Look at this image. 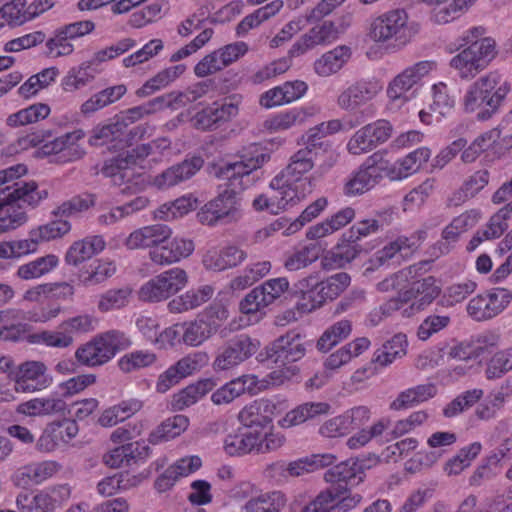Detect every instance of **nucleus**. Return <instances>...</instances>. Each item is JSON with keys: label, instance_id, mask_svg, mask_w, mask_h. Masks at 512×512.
Returning <instances> with one entry per match:
<instances>
[{"label": "nucleus", "instance_id": "nucleus-47", "mask_svg": "<svg viewBox=\"0 0 512 512\" xmlns=\"http://www.w3.org/2000/svg\"><path fill=\"white\" fill-rule=\"evenodd\" d=\"M482 444L473 442L461 448L456 455L450 458L444 465L443 470L448 476L458 475L468 468L472 461L480 454Z\"/></svg>", "mask_w": 512, "mask_h": 512}, {"label": "nucleus", "instance_id": "nucleus-34", "mask_svg": "<svg viewBox=\"0 0 512 512\" xmlns=\"http://www.w3.org/2000/svg\"><path fill=\"white\" fill-rule=\"evenodd\" d=\"M381 177L379 167L373 164L362 166L345 183L344 193L348 196L361 195L372 189Z\"/></svg>", "mask_w": 512, "mask_h": 512}, {"label": "nucleus", "instance_id": "nucleus-36", "mask_svg": "<svg viewBox=\"0 0 512 512\" xmlns=\"http://www.w3.org/2000/svg\"><path fill=\"white\" fill-rule=\"evenodd\" d=\"M490 173L487 170H478L470 175L449 198L450 205L459 206L475 197L489 183Z\"/></svg>", "mask_w": 512, "mask_h": 512}, {"label": "nucleus", "instance_id": "nucleus-49", "mask_svg": "<svg viewBox=\"0 0 512 512\" xmlns=\"http://www.w3.org/2000/svg\"><path fill=\"white\" fill-rule=\"evenodd\" d=\"M286 504V497L280 491L262 494L250 499L244 506L245 512H281Z\"/></svg>", "mask_w": 512, "mask_h": 512}, {"label": "nucleus", "instance_id": "nucleus-22", "mask_svg": "<svg viewBox=\"0 0 512 512\" xmlns=\"http://www.w3.org/2000/svg\"><path fill=\"white\" fill-rule=\"evenodd\" d=\"M218 322L208 313L198 316L194 321L181 324V340L189 346H199L217 332Z\"/></svg>", "mask_w": 512, "mask_h": 512}, {"label": "nucleus", "instance_id": "nucleus-60", "mask_svg": "<svg viewBox=\"0 0 512 512\" xmlns=\"http://www.w3.org/2000/svg\"><path fill=\"white\" fill-rule=\"evenodd\" d=\"M130 295L131 289L128 287L110 289L100 296L98 309L102 312L120 309L128 304Z\"/></svg>", "mask_w": 512, "mask_h": 512}, {"label": "nucleus", "instance_id": "nucleus-12", "mask_svg": "<svg viewBox=\"0 0 512 512\" xmlns=\"http://www.w3.org/2000/svg\"><path fill=\"white\" fill-rule=\"evenodd\" d=\"M393 127L385 119H379L357 130L347 144L348 151L353 155H361L372 151L385 143L392 135Z\"/></svg>", "mask_w": 512, "mask_h": 512}, {"label": "nucleus", "instance_id": "nucleus-42", "mask_svg": "<svg viewBox=\"0 0 512 512\" xmlns=\"http://www.w3.org/2000/svg\"><path fill=\"white\" fill-rule=\"evenodd\" d=\"M59 264V259L54 254H48L32 260L18 267L16 275L22 280L38 279L52 270Z\"/></svg>", "mask_w": 512, "mask_h": 512}, {"label": "nucleus", "instance_id": "nucleus-4", "mask_svg": "<svg viewBox=\"0 0 512 512\" xmlns=\"http://www.w3.org/2000/svg\"><path fill=\"white\" fill-rule=\"evenodd\" d=\"M351 282L346 272H339L326 280L318 281L315 276H309L298 282L301 298L297 308L301 312H311L320 308L327 300L338 297Z\"/></svg>", "mask_w": 512, "mask_h": 512}, {"label": "nucleus", "instance_id": "nucleus-1", "mask_svg": "<svg viewBox=\"0 0 512 512\" xmlns=\"http://www.w3.org/2000/svg\"><path fill=\"white\" fill-rule=\"evenodd\" d=\"M271 159L270 152L259 144L251 145L240 161L228 162L216 170V177L225 180L219 185L218 195L207 202L197 213L200 223L215 226L236 222L241 217V192L244 178L261 168Z\"/></svg>", "mask_w": 512, "mask_h": 512}, {"label": "nucleus", "instance_id": "nucleus-14", "mask_svg": "<svg viewBox=\"0 0 512 512\" xmlns=\"http://www.w3.org/2000/svg\"><path fill=\"white\" fill-rule=\"evenodd\" d=\"M436 66L434 61H420L398 74L388 85L391 105L400 107L407 100L406 93Z\"/></svg>", "mask_w": 512, "mask_h": 512}, {"label": "nucleus", "instance_id": "nucleus-20", "mask_svg": "<svg viewBox=\"0 0 512 512\" xmlns=\"http://www.w3.org/2000/svg\"><path fill=\"white\" fill-rule=\"evenodd\" d=\"M203 164L204 160L201 156L186 158L181 163L171 166L156 176L154 183L160 189L173 187L194 176Z\"/></svg>", "mask_w": 512, "mask_h": 512}, {"label": "nucleus", "instance_id": "nucleus-62", "mask_svg": "<svg viewBox=\"0 0 512 512\" xmlns=\"http://www.w3.org/2000/svg\"><path fill=\"white\" fill-rule=\"evenodd\" d=\"M510 370H512V348L494 354L487 364L485 374L487 379L491 380L500 378Z\"/></svg>", "mask_w": 512, "mask_h": 512}, {"label": "nucleus", "instance_id": "nucleus-52", "mask_svg": "<svg viewBox=\"0 0 512 512\" xmlns=\"http://www.w3.org/2000/svg\"><path fill=\"white\" fill-rule=\"evenodd\" d=\"M352 331L351 321L342 319L327 328L317 341L319 351L327 352L342 340L346 339Z\"/></svg>", "mask_w": 512, "mask_h": 512}, {"label": "nucleus", "instance_id": "nucleus-41", "mask_svg": "<svg viewBox=\"0 0 512 512\" xmlns=\"http://www.w3.org/2000/svg\"><path fill=\"white\" fill-rule=\"evenodd\" d=\"M189 424V420L184 415H175L163 421L156 429H154L148 438L149 443L156 445L161 442L169 441L182 432H184Z\"/></svg>", "mask_w": 512, "mask_h": 512}, {"label": "nucleus", "instance_id": "nucleus-43", "mask_svg": "<svg viewBox=\"0 0 512 512\" xmlns=\"http://www.w3.org/2000/svg\"><path fill=\"white\" fill-rule=\"evenodd\" d=\"M187 67L185 64H177L158 72L154 77L145 82V84L138 89L137 95L141 97L149 96L150 94L158 91L180 77Z\"/></svg>", "mask_w": 512, "mask_h": 512}, {"label": "nucleus", "instance_id": "nucleus-40", "mask_svg": "<svg viewBox=\"0 0 512 512\" xmlns=\"http://www.w3.org/2000/svg\"><path fill=\"white\" fill-rule=\"evenodd\" d=\"M351 51L347 46H338L326 52L315 61V72L322 77L330 76L338 72L350 58Z\"/></svg>", "mask_w": 512, "mask_h": 512}, {"label": "nucleus", "instance_id": "nucleus-24", "mask_svg": "<svg viewBox=\"0 0 512 512\" xmlns=\"http://www.w3.org/2000/svg\"><path fill=\"white\" fill-rule=\"evenodd\" d=\"M260 430L239 428L235 433L228 434L224 439V450L230 456H243L250 453L258 454Z\"/></svg>", "mask_w": 512, "mask_h": 512}, {"label": "nucleus", "instance_id": "nucleus-57", "mask_svg": "<svg viewBox=\"0 0 512 512\" xmlns=\"http://www.w3.org/2000/svg\"><path fill=\"white\" fill-rule=\"evenodd\" d=\"M129 168L130 166L125 159L124 154H119L104 162L101 168V173L105 177L112 178L114 184L121 185L128 181L131 176Z\"/></svg>", "mask_w": 512, "mask_h": 512}, {"label": "nucleus", "instance_id": "nucleus-25", "mask_svg": "<svg viewBox=\"0 0 512 512\" xmlns=\"http://www.w3.org/2000/svg\"><path fill=\"white\" fill-rule=\"evenodd\" d=\"M275 405L268 399H258L246 405L238 415L242 428L263 430L272 421Z\"/></svg>", "mask_w": 512, "mask_h": 512}, {"label": "nucleus", "instance_id": "nucleus-30", "mask_svg": "<svg viewBox=\"0 0 512 512\" xmlns=\"http://www.w3.org/2000/svg\"><path fill=\"white\" fill-rule=\"evenodd\" d=\"M105 245V240L100 235L88 236L75 241L65 254V262L68 265L78 266L102 252Z\"/></svg>", "mask_w": 512, "mask_h": 512}, {"label": "nucleus", "instance_id": "nucleus-10", "mask_svg": "<svg viewBox=\"0 0 512 512\" xmlns=\"http://www.w3.org/2000/svg\"><path fill=\"white\" fill-rule=\"evenodd\" d=\"M249 51V46L244 41H236L226 44L207 54L194 67V73L198 77H206L215 74L244 57Z\"/></svg>", "mask_w": 512, "mask_h": 512}, {"label": "nucleus", "instance_id": "nucleus-53", "mask_svg": "<svg viewBox=\"0 0 512 512\" xmlns=\"http://www.w3.org/2000/svg\"><path fill=\"white\" fill-rule=\"evenodd\" d=\"M283 7V1L274 0L267 5L255 10L250 15H247L236 27V32H248L251 29H256L259 25L274 16Z\"/></svg>", "mask_w": 512, "mask_h": 512}, {"label": "nucleus", "instance_id": "nucleus-6", "mask_svg": "<svg viewBox=\"0 0 512 512\" xmlns=\"http://www.w3.org/2000/svg\"><path fill=\"white\" fill-rule=\"evenodd\" d=\"M308 346H310L309 341L301 333L291 330L267 345L258 354L257 360L259 362L271 361L277 366H286L302 359Z\"/></svg>", "mask_w": 512, "mask_h": 512}, {"label": "nucleus", "instance_id": "nucleus-46", "mask_svg": "<svg viewBox=\"0 0 512 512\" xmlns=\"http://www.w3.org/2000/svg\"><path fill=\"white\" fill-rule=\"evenodd\" d=\"M336 461L333 454H313L304 458H300L287 465L286 471L291 476H301L304 473L313 472L332 465Z\"/></svg>", "mask_w": 512, "mask_h": 512}, {"label": "nucleus", "instance_id": "nucleus-56", "mask_svg": "<svg viewBox=\"0 0 512 512\" xmlns=\"http://www.w3.org/2000/svg\"><path fill=\"white\" fill-rule=\"evenodd\" d=\"M320 256V247L317 244H310L302 247L288 256L284 266L289 271H297L315 262Z\"/></svg>", "mask_w": 512, "mask_h": 512}, {"label": "nucleus", "instance_id": "nucleus-51", "mask_svg": "<svg viewBox=\"0 0 512 512\" xmlns=\"http://www.w3.org/2000/svg\"><path fill=\"white\" fill-rule=\"evenodd\" d=\"M500 136L501 131L498 128L482 133L462 151L461 160L464 163L474 162L484 151L491 148L499 140Z\"/></svg>", "mask_w": 512, "mask_h": 512}, {"label": "nucleus", "instance_id": "nucleus-21", "mask_svg": "<svg viewBox=\"0 0 512 512\" xmlns=\"http://www.w3.org/2000/svg\"><path fill=\"white\" fill-rule=\"evenodd\" d=\"M172 235V230L166 224H153L139 228L127 237L125 245L128 249H145L156 247Z\"/></svg>", "mask_w": 512, "mask_h": 512}, {"label": "nucleus", "instance_id": "nucleus-48", "mask_svg": "<svg viewBox=\"0 0 512 512\" xmlns=\"http://www.w3.org/2000/svg\"><path fill=\"white\" fill-rule=\"evenodd\" d=\"M50 107L44 103H36L9 115L6 124L10 127L24 126L47 118Z\"/></svg>", "mask_w": 512, "mask_h": 512}, {"label": "nucleus", "instance_id": "nucleus-59", "mask_svg": "<svg viewBox=\"0 0 512 512\" xmlns=\"http://www.w3.org/2000/svg\"><path fill=\"white\" fill-rule=\"evenodd\" d=\"M62 218L57 217L55 220L33 229L34 235L40 243L60 238L71 230L70 222Z\"/></svg>", "mask_w": 512, "mask_h": 512}, {"label": "nucleus", "instance_id": "nucleus-55", "mask_svg": "<svg viewBox=\"0 0 512 512\" xmlns=\"http://www.w3.org/2000/svg\"><path fill=\"white\" fill-rule=\"evenodd\" d=\"M430 155V149L421 147L409 153L404 158L399 159L395 163L398 165L399 178H406L407 176L417 172L421 166L428 161Z\"/></svg>", "mask_w": 512, "mask_h": 512}, {"label": "nucleus", "instance_id": "nucleus-13", "mask_svg": "<svg viewBox=\"0 0 512 512\" xmlns=\"http://www.w3.org/2000/svg\"><path fill=\"white\" fill-rule=\"evenodd\" d=\"M239 103L240 100L237 96L213 102L192 117V124L198 130H214L220 123L230 121L238 115Z\"/></svg>", "mask_w": 512, "mask_h": 512}, {"label": "nucleus", "instance_id": "nucleus-2", "mask_svg": "<svg viewBox=\"0 0 512 512\" xmlns=\"http://www.w3.org/2000/svg\"><path fill=\"white\" fill-rule=\"evenodd\" d=\"M26 173L23 164L0 170V234L24 225L26 209H35L48 197V191L34 181H15Z\"/></svg>", "mask_w": 512, "mask_h": 512}, {"label": "nucleus", "instance_id": "nucleus-5", "mask_svg": "<svg viewBox=\"0 0 512 512\" xmlns=\"http://www.w3.org/2000/svg\"><path fill=\"white\" fill-rule=\"evenodd\" d=\"M496 42L485 37L472 42L450 60V66L457 71L463 80L473 79L488 67L496 57Z\"/></svg>", "mask_w": 512, "mask_h": 512}, {"label": "nucleus", "instance_id": "nucleus-35", "mask_svg": "<svg viewBox=\"0 0 512 512\" xmlns=\"http://www.w3.org/2000/svg\"><path fill=\"white\" fill-rule=\"evenodd\" d=\"M355 210L352 207H345L325 221L311 226L306 236L309 239H318L332 234L339 229L345 227L355 218Z\"/></svg>", "mask_w": 512, "mask_h": 512}, {"label": "nucleus", "instance_id": "nucleus-3", "mask_svg": "<svg viewBox=\"0 0 512 512\" xmlns=\"http://www.w3.org/2000/svg\"><path fill=\"white\" fill-rule=\"evenodd\" d=\"M510 91V83L502 74L490 71L467 88L463 97L464 111L475 113L478 121H489L501 112Z\"/></svg>", "mask_w": 512, "mask_h": 512}, {"label": "nucleus", "instance_id": "nucleus-64", "mask_svg": "<svg viewBox=\"0 0 512 512\" xmlns=\"http://www.w3.org/2000/svg\"><path fill=\"white\" fill-rule=\"evenodd\" d=\"M94 78L93 69L90 65H81L79 68L71 69L62 80L63 89L72 92L87 85Z\"/></svg>", "mask_w": 512, "mask_h": 512}, {"label": "nucleus", "instance_id": "nucleus-31", "mask_svg": "<svg viewBox=\"0 0 512 512\" xmlns=\"http://www.w3.org/2000/svg\"><path fill=\"white\" fill-rule=\"evenodd\" d=\"M247 254L237 246H227L221 250H209L203 257V265L208 270L223 271L242 263Z\"/></svg>", "mask_w": 512, "mask_h": 512}, {"label": "nucleus", "instance_id": "nucleus-9", "mask_svg": "<svg viewBox=\"0 0 512 512\" xmlns=\"http://www.w3.org/2000/svg\"><path fill=\"white\" fill-rule=\"evenodd\" d=\"M363 497L348 492L346 487H328L321 491L301 512H349L356 508Z\"/></svg>", "mask_w": 512, "mask_h": 512}, {"label": "nucleus", "instance_id": "nucleus-8", "mask_svg": "<svg viewBox=\"0 0 512 512\" xmlns=\"http://www.w3.org/2000/svg\"><path fill=\"white\" fill-rule=\"evenodd\" d=\"M260 342L247 334H238L229 339L217 352L213 362L215 371L232 369L252 357Z\"/></svg>", "mask_w": 512, "mask_h": 512}, {"label": "nucleus", "instance_id": "nucleus-63", "mask_svg": "<svg viewBox=\"0 0 512 512\" xmlns=\"http://www.w3.org/2000/svg\"><path fill=\"white\" fill-rule=\"evenodd\" d=\"M25 22H27V18L24 11V3L12 1L0 8V29L5 25L14 28Z\"/></svg>", "mask_w": 512, "mask_h": 512}, {"label": "nucleus", "instance_id": "nucleus-32", "mask_svg": "<svg viewBox=\"0 0 512 512\" xmlns=\"http://www.w3.org/2000/svg\"><path fill=\"white\" fill-rule=\"evenodd\" d=\"M330 409L331 405L327 402H306L287 412L279 423L283 428H290L328 415Z\"/></svg>", "mask_w": 512, "mask_h": 512}, {"label": "nucleus", "instance_id": "nucleus-39", "mask_svg": "<svg viewBox=\"0 0 512 512\" xmlns=\"http://www.w3.org/2000/svg\"><path fill=\"white\" fill-rule=\"evenodd\" d=\"M392 214L389 211L377 212L375 217L359 220L347 231V237L360 241L362 238L378 233L384 226L389 225Z\"/></svg>", "mask_w": 512, "mask_h": 512}, {"label": "nucleus", "instance_id": "nucleus-44", "mask_svg": "<svg viewBox=\"0 0 512 512\" xmlns=\"http://www.w3.org/2000/svg\"><path fill=\"white\" fill-rule=\"evenodd\" d=\"M408 28V14L404 9L387 11L376 17L370 25V32H399Z\"/></svg>", "mask_w": 512, "mask_h": 512}, {"label": "nucleus", "instance_id": "nucleus-23", "mask_svg": "<svg viewBox=\"0 0 512 512\" xmlns=\"http://www.w3.org/2000/svg\"><path fill=\"white\" fill-rule=\"evenodd\" d=\"M366 56L377 60L384 54L402 49L411 41L408 34H366Z\"/></svg>", "mask_w": 512, "mask_h": 512}, {"label": "nucleus", "instance_id": "nucleus-58", "mask_svg": "<svg viewBox=\"0 0 512 512\" xmlns=\"http://www.w3.org/2000/svg\"><path fill=\"white\" fill-rule=\"evenodd\" d=\"M116 272L112 262L98 261L91 271H80L78 280L84 286H93L106 281Z\"/></svg>", "mask_w": 512, "mask_h": 512}, {"label": "nucleus", "instance_id": "nucleus-37", "mask_svg": "<svg viewBox=\"0 0 512 512\" xmlns=\"http://www.w3.org/2000/svg\"><path fill=\"white\" fill-rule=\"evenodd\" d=\"M66 403L60 398H34L20 403L16 411L26 416H48L63 413Z\"/></svg>", "mask_w": 512, "mask_h": 512}, {"label": "nucleus", "instance_id": "nucleus-38", "mask_svg": "<svg viewBox=\"0 0 512 512\" xmlns=\"http://www.w3.org/2000/svg\"><path fill=\"white\" fill-rule=\"evenodd\" d=\"M370 346V340L366 337H360L344 345L333 352L324 362L327 369L335 370L351 361L367 350Z\"/></svg>", "mask_w": 512, "mask_h": 512}, {"label": "nucleus", "instance_id": "nucleus-27", "mask_svg": "<svg viewBox=\"0 0 512 512\" xmlns=\"http://www.w3.org/2000/svg\"><path fill=\"white\" fill-rule=\"evenodd\" d=\"M257 384L255 375H242L217 389L212 394L211 401L216 405L229 404L244 393L255 394Z\"/></svg>", "mask_w": 512, "mask_h": 512}, {"label": "nucleus", "instance_id": "nucleus-54", "mask_svg": "<svg viewBox=\"0 0 512 512\" xmlns=\"http://www.w3.org/2000/svg\"><path fill=\"white\" fill-rule=\"evenodd\" d=\"M271 267L272 266L269 261H259L248 265L241 275L232 280V289L242 290L253 285L255 282L266 276L270 272Z\"/></svg>", "mask_w": 512, "mask_h": 512}, {"label": "nucleus", "instance_id": "nucleus-7", "mask_svg": "<svg viewBox=\"0 0 512 512\" xmlns=\"http://www.w3.org/2000/svg\"><path fill=\"white\" fill-rule=\"evenodd\" d=\"M71 497L68 484L55 485L35 494L21 492L16 496L15 504L20 512H54Z\"/></svg>", "mask_w": 512, "mask_h": 512}, {"label": "nucleus", "instance_id": "nucleus-18", "mask_svg": "<svg viewBox=\"0 0 512 512\" xmlns=\"http://www.w3.org/2000/svg\"><path fill=\"white\" fill-rule=\"evenodd\" d=\"M364 477L363 463L352 458L334 465L324 474L325 481L332 484L330 487L345 486L348 492H351L349 487L360 484Z\"/></svg>", "mask_w": 512, "mask_h": 512}, {"label": "nucleus", "instance_id": "nucleus-29", "mask_svg": "<svg viewBox=\"0 0 512 512\" xmlns=\"http://www.w3.org/2000/svg\"><path fill=\"white\" fill-rule=\"evenodd\" d=\"M28 320L26 313L21 309L9 308L0 311V341L18 342L27 332Z\"/></svg>", "mask_w": 512, "mask_h": 512}, {"label": "nucleus", "instance_id": "nucleus-45", "mask_svg": "<svg viewBox=\"0 0 512 512\" xmlns=\"http://www.w3.org/2000/svg\"><path fill=\"white\" fill-rule=\"evenodd\" d=\"M312 113L307 109L293 108L286 112L278 113L265 121V127L271 131H284L294 126L304 124Z\"/></svg>", "mask_w": 512, "mask_h": 512}, {"label": "nucleus", "instance_id": "nucleus-33", "mask_svg": "<svg viewBox=\"0 0 512 512\" xmlns=\"http://www.w3.org/2000/svg\"><path fill=\"white\" fill-rule=\"evenodd\" d=\"M75 358L81 365L88 367L101 366L112 359L101 335L78 347Z\"/></svg>", "mask_w": 512, "mask_h": 512}, {"label": "nucleus", "instance_id": "nucleus-15", "mask_svg": "<svg viewBox=\"0 0 512 512\" xmlns=\"http://www.w3.org/2000/svg\"><path fill=\"white\" fill-rule=\"evenodd\" d=\"M512 292L495 288L486 295H477L467 305V313L476 321L491 319L500 314L511 302Z\"/></svg>", "mask_w": 512, "mask_h": 512}, {"label": "nucleus", "instance_id": "nucleus-61", "mask_svg": "<svg viewBox=\"0 0 512 512\" xmlns=\"http://www.w3.org/2000/svg\"><path fill=\"white\" fill-rule=\"evenodd\" d=\"M67 444L58 422H52L46 426L39 437L36 448L40 452L54 451L59 445Z\"/></svg>", "mask_w": 512, "mask_h": 512}, {"label": "nucleus", "instance_id": "nucleus-17", "mask_svg": "<svg viewBox=\"0 0 512 512\" xmlns=\"http://www.w3.org/2000/svg\"><path fill=\"white\" fill-rule=\"evenodd\" d=\"M52 383L47 366L41 361H26L19 366L15 381L17 392L40 391Z\"/></svg>", "mask_w": 512, "mask_h": 512}, {"label": "nucleus", "instance_id": "nucleus-50", "mask_svg": "<svg viewBox=\"0 0 512 512\" xmlns=\"http://www.w3.org/2000/svg\"><path fill=\"white\" fill-rule=\"evenodd\" d=\"M157 359V355L152 351L134 350L124 354L118 360V366L122 372L132 373L153 366Z\"/></svg>", "mask_w": 512, "mask_h": 512}, {"label": "nucleus", "instance_id": "nucleus-16", "mask_svg": "<svg viewBox=\"0 0 512 512\" xmlns=\"http://www.w3.org/2000/svg\"><path fill=\"white\" fill-rule=\"evenodd\" d=\"M323 154L321 147L315 144H305L304 148L299 149L294 153L289 164L277 176L273 178L274 185H284L280 183L283 178H288L292 181L298 182L302 175L310 171L317 159Z\"/></svg>", "mask_w": 512, "mask_h": 512}, {"label": "nucleus", "instance_id": "nucleus-11", "mask_svg": "<svg viewBox=\"0 0 512 512\" xmlns=\"http://www.w3.org/2000/svg\"><path fill=\"white\" fill-rule=\"evenodd\" d=\"M289 288L286 277H278L265 281L253 288L239 304L244 314H253L272 304L280 298Z\"/></svg>", "mask_w": 512, "mask_h": 512}, {"label": "nucleus", "instance_id": "nucleus-26", "mask_svg": "<svg viewBox=\"0 0 512 512\" xmlns=\"http://www.w3.org/2000/svg\"><path fill=\"white\" fill-rule=\"evenodd\" d=\"M194 251L191 239L175 237L167 245L149 252L151 261L157 265H169L187 258Z\"/></svg>", "mask_w": 512, "mask_h": 512}, {"label": "nucleus", "instance_id": "nucleus-28", "mask_svg": "<svg viewBox=\"0 0 512 512\" xmlns=\"http://www.w3.org/2000/svg\"><path fill=\"white\" fill-rule=\"evenodd\" d=\"M362 250L359 240L349 239L346 231L337 246L322 258L321 264L325 269L344 267L354 260Z\"/></svg>", "mask_w": 512, "mask_h": 512}, {"label": "nucleus", "instance_id": "nucleus-19", "mask_svg": "<svg viewBox=\"0 0 512 512\" xmlns=\"http://www.w3.org/2000/svg\"><path fill=\"white\" fill-rule=\"evenodd\" d=\"M381 90L376 81H357L340 93L337 104L346 111H355L371 101Z\"/></svg>", "mask_w": 512, "mask_h": 512}]
</instances>
